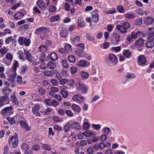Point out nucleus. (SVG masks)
Instances as JSON below:
<instances>
[{
  "mask_svg": "<svg viewBox=\"0 0 154 154\" xmlns=\"http://www.w3.org/2000/svg\"><path fill=\"white\" fill-rule=\"evenodd\" d=\"M125 17L127 19H132L135 17V16L134 13L129 12L125 14Z\"/></svg>",
  "mask_w": 154,
  "mask_h": 154,
  "instance_id": "obj_29",
  "label": "nucleus"
},
{
  "mask_svg": "<svg viewBox=\"0 0 154 154\" xmlns=\"http://www.w3.org/2000/svg\"><path fill=\"white\" fill-rule=\"evenodd\" d=\"M92 126L94 129L96 130H99L101 127V125L100 124H92Z\"/></svg>",
  "mask_w": 154,
  "mask_h": 154,
  "instance_id": "obj_53",
  "label": "nucleus"
},
{
  "mask_svg": "<svg viewBox=\"0 0 154 154\" xmlns=\"http://www.w3.org/2000/svg\"><path fill=\"white\" fill-rule=\"evenodd\" d=\"M19 138L17 134L15 133L14 135L9 138L8 143L10 146L13 148H16L18 144Z\"/></svg>",
  "mask_w": 154,
  "mask_h": 154,
  "instance_id": "obj_1",
  "label": "nucleus"
},
{
  "mask_svg": "<svg viewBox=\"0 0 154 154\" xmlns=\"http://www.w3.org/2000/svg\"><path fill=\"white\" fill-rule=\"evenodd\" d=\"M38 91L40 94L44 95L45 94L46 91L45 89L42 87H40L38 89Z\"/></svg>",
  "mask_w": 154,
  "mask_h": 154,
  "instance_id": "obj_47",
  "label": "nucleus"
},
{
  "mask_svg": "<svg viewBox=\"0 0 154 154\" xmlns=\"http://www.w3.org/2000/svg\"><path fill=\"white\" fill-rule=\"evenodd\" d=\"M78 25L80 27H83L85 26V23L83 17H79L78 19Z\"/></svg>",
  "mask_w": 154,
  "mask_h": 154,
  "instance_id": "obj_22",
  "label": "nucleus"
},
{
  "mask_svg": "<svg viewBox=\"0 0 154 154\" xmlns=\"http://www.w3.org/2000/svg\"><path fill=\"white\" fill-rule=\"evenodd\" d=\"M109 60L112 64L116 65L118 62L117 58L114 54L111 53L109 54L108 57Z\"/></svg>",
  "mask_w": 154,
  "mask_h": 154,
  "instance_id": "obj_7",
  "label": "nucleus"
},
{
  "mask_svg": "<svg viewBox=\"0 0 154 154\" xmlns=\"http://www.w3.org/2000/svg\"><path fill=\"white\" fill-rule=\"evenodd\" d=\"M87 65V62L85 60H80L79 62L78 65L80 66L85 67Z\"/></svg>",
  "mask_w": 154,
  "mask_h": 154,
  "instance_id": "obj_42",
  "label": "nucleus"
},
{
  "mask_svg": "<svg viewBox=\"0 0 154 154\" xmlns=\"http://www.w3.org/2000/svg\"><path fill=\"white\" fill-rule=\"evenodd\" d=\"M99 16L97 14H93L92 16V20L94 23H97L98 20Z\"/></svg>",
  "mask_w": 154,
  "mask_h": 154,
  "instance_id": "obj_44",
  "label": "nucleus"
},
{
  "mask_svg": "<svg viewBox=\"0 0 154 154\" xmlns=\"http://www.w3.org/2000/svg\"><path fill=\"white\" fill-rule=\"evenodd\" d=\"M86 36L87 39L90 41H93L94 39V38L90 34H87Z\"/></svg>",
  "mask_w": 154,
  "mask_h": 154,
  "instance_id": "obj_54",
  "label": "nucleus"
},
{
  "mask_svg": "<svg viewBox=\"0 0 154 154\" xmlns=\"http://www.w3.org/2000/svg\"><path fill=\"white\" fill-rule=\"evenodd\" d=\"M83 134H84V136L86 137H89L90 136L95 137V134L94 131L89 130L85 131L83 132Z\"/></svg>",
  "mask_w": 154,
  "mask_h": 154,
  "instance_id": "obj_18",
  "label": "nucleus"
},
{
  "mask_svg": "<svg viewBox=\"0 0 154 154\" xmlns=\"http://www.w3.org/2000/svg\"><path fill=\"white\" fill-rule=\"evenodd\" d=\"M135 24L136 25L140 26L142 23V20L141 18L137 19L135 21Z\"/></svg>",
  "mask_w": 154,
  "mask_h": 154,
  "instance_id": "obj_55",
  "label": "nucleus"
},
{
  "mask_svg": "<svg viewBox=\"0 0 154 154\" xmlns=\"http://www.w3.org/2000/svg\"><path fill=\"white\" fill-rule=\"evenodd\" d=\"M65 113L68 116L72 117L74 115L73 113L71 110H66Z\"/></svg>",
  "mask_w": 154,
  "mask_h": 154,
  "instance_id": "obj_50",
  "label": "nucleus"
},
{
  "mask_svg": "<svg viewBox=\"0 0 154 154\" xmlns=\"http://www.w3.org/2000/svg\"><path fill=\"white\" fill-rule=\"evenodd\" d=\"M18 42L20 45H24L26 46H29L31 43L29 39H26L24 36L20 37L18 39Z\"/></svg>",
  "mask_w": 154,
  "mask_h": 154,
  "instance_id": "obj_4",
  "label": "nucleus"
},
{
  "mask_svg": "<svg viewBox=\"0 0 154 154\" xmlns=\"http://www.w3.org/2000/svg\"><path fill=\"white\" fill-rule=\"evenodd\" d=\"M137 38H142L144 35V34L141 31H138L136 32Z\"/></svg>",
  "mask_w": 154,
  "mask_h": 154,
  "instance_id": "obj_60",
  "label": "nucleus"
},
{
  "mask_svg": "<svg viewBox=\"0 0 154 154\" xmlns=\"http://www.w3.org/2000/svg\"><path fill=\"white\" fill-rule=\"evenodd\" d=\"M76 88L77 90L81 91L83 94H85L87 92V87L80 82H76L75 84Z\"/></svg>",
  "mask_w": 154,
  "mask_h": 154,
  "instance_id": "obj_5",
  "label": "nucleus"
},
{
  "mask_svg": "<svg viewBox=\"0 0 154 154\" xmlns=\"http://www.w3.org/2000/svg\"><path fill=\"white\" fill-rule=\"evenodd\" d=\"M122 26L123 29H127L130 28V25L128 23L125 22L122 24Z\"/></svg>",
  "mask_w": 154,
  "mask_h": 154,
  "instance_id": "obj_43",
  "label": "nucleus"
},
{
  "mask_svg": "<svg viewBox=\"0 0 154 154\" xmlns=\"http://www.w3.org/2000/svg\"><path fill=\"white\" fill-rule=\"evenodd\" d=\"M6 57L10 61V63H8V64H7L8 66H9L10 64V63L11 62V61L13 59L12 56L10 53H8L6 55Z\"/></svg>",
  "mask_w": 154,
  "mask_h": 154,
  "instance_id": "obj_39",
  "label": "nucleus"
},
{
  "mask_svg": "<svg viewBox=\"0 0 154 154\" xmlns=\"http://www.w3.org/2000/svg\"><path fill=\"white\" fill-rule=\"evenodd\" d=\"M61 63L64 67L67 68L68 67V64L66 60L63 59L61 61Z\"/></svg>",
  "mask_w": 154,
  "mask_h": 154,
  "instance_id": "obj_45",
  "label": "nucleus"
},
{
  "mask_svg": "<svg viewBox=\"0 0 154 154\" xmlns=\"http://www.w3.org/2000/svg\"><path fill=\"white\" fill-rule=\"evenodd\" d=\"M68 61L72 63H74L75 61V56L72 55H69L68 57Z\"/></svg>",
  "mask_w": 154,
  "mask_h": 154,
  "instance_id": "obj_37",
  "label": "nucleus"
},
{
  "mask_svg": "<svg viewBox=\"0 0 154 154\" xmlns=\"http://www.w3.org/2000/svg\"><path fill=\"white\" fill-rule=\"evenodd\" d=\"M20 123L21 127L25 129L26 131H28L30 129V128L29 127L27 124L23 121H21L20 122Z\"/></svg>",
  "mask_w": 154,
  "mask_h": 154,
  "instance_id": "obj_15",
  "label": "nucleus"
},
{
  "mask_svg": "<svg viewBox=\"0 0 154 154\" xmlns=\"http://www.w3.org/2000/svg\"><path fill=\"white\" fill-rule=\"evenodd\" d=\"M7 94H5L3 96H2L0 97V107H1L3 106L5 104H4L2 103L5 100L9 101V99L8 96L6 95Z\"/></svg>",
  "mask_w": 154,
  "mask_h": 154,
  "instance_id": "obj_14",
  "label": "nucleus"
},
{
  "mask_svg": "<svg viewBox=\"0 0 154 154\" xmlns=\"http://www.w3.org/2000/svg\"><path fill=\"white\" fill-rule=\"evenodd\" d=\"M110 41L114 45H117L120 41V35L117 33H112L110 37Z\"/></svg>",
  "mask_w": 154,
  "mask_h": 154,
  "instance_id": "obj_2",
  "label": "nucleus"
},
{
  "mask_svg": "<svg viewBox=\"0 0 154 154\" xmlns=\"http://www.w3.org/2000/svg\"><path fill=\"white\" fill-rule=\"evenodd\" d=\"M60 93L64 98H66L68 95V92L63 90H61Z\"/></svg>",
  "mask_w": 154,
  "mask_h": 154,
  "instance_id": "obj_48",
  "label": "nucleus"
},
{
  "mask_svg": "<svg viewBox=\"0 0 154 154\" xmlns=\"http://www.w3.org/2000/svg\"><path fill=\"white\" fill-rule=\"evenodd\" d=\"M146 36H148V38L150 37H152L153 39L154 37V28L151 27L145 33Z\"/></svg>",
  "mask_w": 154,
  "mask_h": 154,
  "instance_id": "obj_9",
  "label": "nucleus"
},
{
  "mask_svg": "<svg viewBox=\"0 0 154 154\" xmlns=\"http://www.w3.org/2000/svg\"><path fill=\"white\" fill-rule=\"evenodd\" d=\"M38 6L40 8L44 10L45 8V3L42 0H39L37 1L36 2Z\"/></svg>",
  "mask_w": 154,
  "mask_h": 154,
  "instance_id": "obj_19",
  "label": "nucleus"
},
{
  "mask_svg": "<svg viewBox=\"0 0 154 154\" xmlns=\"http://www.w3.org/2000/svg\"><path fill=\"white\" fill-rule=\"evenodd\" d=\"M103 132L106 135H108L110 131V129L108 127L104 128H103Z\"/></svg>",
  "mask_w": 154,
  "mask_h": 154,
  "instance_id": "obj_51",
  "label": "nucleus"
},
{
  "mask_svg": "<svg viewBox=\"0 0 154 154\" xmlns=\"http://www.w3.org/2000/svg\"><path fill=\"white\" fill-rule=\"evenodd\" d=\"M24 14L22 12H18L14 14V19L15 20H17L20 19L24 16Z\"/></svg>",
  "mask_w": 154,
  "mask_h": 154,
  "instance_id": "obj_24",
  "label": "nucleus"
},
{
  "mask_svg": "<svg viewBox=\"0 0 154 154\" xmlns=\"http://www.w3.org/2000/svg\"><path fill=\"white\" fill-rule=\"evenodd\" d=\"M50 57L51 59L54 61H56L58 58L57 55L55 52L51 53L50 55Z\"/></svg>",
  "mask_w": 154,
  "mask_h": 154,
  "instance_id": "obj_30",
  "label": "nucleus"
},
{
  "mask_svg": "<svg viewBox=\"0 0 154 154\" xmlns=\"http://www.w3.org/2000/svg\"><path fill=\"white\" fill-rule=\"evenodd\" d=\"M94 150L93 147H89L88 148L87 150V152L89 154H92L94 152Z\"/></svg>",
  "mask_w": 154,
  "mask_h": 154,
  "instance_id": "obj_56",
  "label": "nucleus"
},
{
  "mask_svg": "<svg viewBox=\"0 0 154 154\" xmlns=\"http://www.w3.org/2000/svg\"><path fill=\"white\" fill-rule=\"evenodd\" d=\"M148 42L146 43V46L148 48H151L154 45L153 42H152L153 40L152 37H150L148 38Z\"/></svg>",
  "mask_w": 154,
  "mask_h": 154,
  "instance_id": "obj_21",
  "label": "nucleus"
},
{
  "mask_svg": "<svg viewBox=\"0 0 154 154\" xmlns=\"http://www.w3.org/2000/svg\"><path fill=\"white\" fill-rule=\"evenodd\" d=\"M72 108L73 110L78 113H79L81 110V108L79 106L75 104H72Z\"/></svg>",
  "mask_w": 154,
  "mask_h": 154,
  "instance_id": "obj_26",
  "label": "nucleus"
},
{
  "mask_svg": "<svg viewBox=\"0 0 154 154\" xmlns=\"http://www.w3.org/2000/svg\"><path fill=\"white\" fill-rule=\"evenodd\" d=\"M90 125L87 122H84L83 127L84 129L86 130L88 129L90 127Z\"/></svg>",
  "mask_w": 154,
  "mask_h": 154,
  "instance_id": "obj_61",
  "label": "nucleus"
},
{
  "mask_svg": "<svg viewBox=\"0 0 154 154\" xmlns=\"http://www.w3.org/2000/svg\"><path fill=\"white\" fill-rule=\"evenodd\" d=\"M18 62L15 60V63L13 64V69L14 70L15 73L9 75L8 78V80L11 82H13L16 76V71L17 67L18 66Z\"/></svg>",
  "mask_w": 154,
  "mask_h": 154,
  "instance_id": "obj_6",
  "label": "nucleus"
},
{
  "mask_svg": "<svg viewBox=\"0 0 154 154\" xmlns=\"http://www.w3.org/2000/svg\"><path fill=\"white\" fill-rule=\"evenodd\" d=\"M67 31L65 28H63L60 30V36L61 37L65 38L67 35Z\"/></svg>",
  "mask_w": 154,
  "mask_h": 154,
  "instance_id": "obj_25",
  "label": "nucleus"
},
{
  "mask_svg": "<svg viewBox=\"0 0 154 154\" xmlns=\"http://www.w3.org/2000/svg\"><path fill=\"white\" fill-rule=\"evenodd\" d=\"M146 62L145 57L143 55H140L138 58V64L141 66H144Z\"/></svg>",
  "mask_w": 154,
  "mask_h": 154,
  "instance_id": "obj_8",
  "label": "nucleus"
},
{
  "mask_svg": "<svg viewBox=\"0 0 154 154\" xmlns=\"http://www.w3.org/2000/svg\"><path fill=\"white\" fill-rule=\"evenodd\" d=\"M117 9L119 12L120 13H123L124 12V9L122 6H118L117 7Z\"/></svg>",
  "mask_w": 154,
  "mask_h": 154,
  "instance_id": "obj_58",
  "label": "nucleus"
},
{
  "mask_svg": "<svg viewBox=\"0 0 154 154\" xmlns=\"http://www.w3.org/2000/svg\"><path fill=\"white\" fill-rule=\"evenodd\" d=\"M17 54L19 55V58L21 60H22L23 61H25L26 59L23 57V52L21 51H19Z\"/></svg>",
  "mask_w": 154,
  "mask_h": 154,
  "instance_id": "obj_49",
  "label": "nucleus"
},
{
  "mask_svg": "<svg viewBox=\"0 0 154 154\" xmlns=\"http://www.w3.org/2000/svg\"><path fill=\"white\" fill-rule=\"evenodd\" d=\"M153 18L150 17L145 18L144 19V22L146 25L152 24L153 21Z\"/></svg>",
  "mask_w": 154,
  "mask_h": 154,
  "instance_id": "obj_20",
  "label": "nucleus"
},
{
  "mask_svg": "<svg viewBox=\"0 0 154 154\" xmlns=\"http://www.w3.org/2000/svg\"><path fill=\"white\" fill-rule=\"evenodd\" d=\"M60 16L59 14L52 16L51 17L50 20L52 22H54L58 21L60 19Z\"/></svg>",
  "mask_w": 154,
  "mask_h": 154,
  "instance_id": "obj_33",
  "label": "nucleus"
},
{
  "mask_svg": "<svg viewBox=\"0 0 154 154\" xmlns=\"http://www.w3.org/2000/svg\"><path fill=\"white\" fill-rule=\"evenodd\" d=\"M27 60L29 62H33L32 56L31 54L27 50H25L24 51Z\"/></svg>",
  "mask_w": 154,
  "mask_h": 154,
  "instance_id": "obj_17",
  "label": "nucleus"
},
{
  "mask_svg": "<svg viewBox=\"0 0 154 154\" xmlns=\"http://www.w3.org/2000/svg\"><path fill=\"white\" fill-rule=\"evenodd\" d=\"M137 13L138 14L141 16H143L144 14V12L141 8H139L137 10Z\"/></svg>",
  "mask_w": 154,
  "mask_h": 154,
  "instance_id": "obj_59",
  "label": "nucleus"
},
{
  "mask_svg": "<svg viewBox=\"0 0 154 154\" xmlns=\"http://www.w3.org/2000/svg\"><path fill=\"white\" fill-rule=\"evenodd\" d=\"M39 109V106L37 105H35L32 109L33 113L37 116H40V114L38 112Z\"/></svg>",
  "mask_w": 154,
  "mask_h": 154,
  "instance_id": "obj_11",
  "label": "nucleus"
},
{
  "mask_svg": "<svg viewBox=\"0 0 154 154\" xmlns=\"http://www.w3.org/2000/svg\"><path fill=\"white\" fill-rule=\"evenodd\" d=\"M39 59L42 62H44L45 60H47L46 57H45V53H42L41 54V56L39 58Z\"/></svg>",
  "mask_w": 154,
  "mask_h": 154,
  "instance_id": "obj_46",
  "label": "nucleus"
},
{
  "mask_svg": "<svg viewBox=\"0 0 154 154\" xmlns=\"http://www.w3.org/2000/svg\"><path fill=\"white\" fill-rule=\"evenodd\" d=\"M80 40V38L79 36H76L71 40V43L75 45L76 43L79 42Z\"/></svg>",
  "mask_w": 154,
  "mask_h": 154,
  "instance_id": "obj_32",
  "label": "nucleus"
},
{
  "mask_svg": "<svg viewBox=\"0 0 154 154\" xmlns=\"http://www.w3.org/2000/svg\"><path fill=\"white\" fill-rule=\"evenodd\" d=\"M107 139L106 135V134H103L100 137H99V140L101 141H105Z\"/></svg>",
  "mask_w": 154,
  "mask_h": 154,
  "instance_id": "obj_57",
  "label": "nucleus"
},
{
  "mask_svg": "<svg viewBox=\"0 0 154 154\" xmlns=\"http://www.w3.org/2000/svg\"><path fill=\"white\" fill-rule=\"evenodd\" d=\"M13 108V107L11 106L5 107L2 110L1 113L2 115H5L8 113L10 112L11 111H12Z\"/></svg>",
  "mask_w": 154,
  "mask_h": 154,
  "instance_id": "obj_16",
  "label": "nucleus"
},
{
  "mask_svg": "<svg viewBox=\"0 0 154 154\" xmlns=\"http://www.w3.org/2000/svg\"><path fill=\"white\" fill-rule=\"evenodd\" d=\"M2 93L5 94H7L6 95L8 96L9 94L12 92L11 90L8 87H5L2 90Z\"/></svg>",
  "mask_w": 154,
  "mask_h": 154,
  "instance_id": "obj_27",
  "label": "nucleus"
},
{
  "mask_svg": "<svg viewBox=\"0 0 154 154\" xmlns=\"http://www.w3.org/2000/svg\"><path fill=\"white\" fill-rule=\"evenodd\" d=\"M77 46V49L75 51V53L78 54L79 57H83L85 54L84 52V45L83 44H79L76 45Z\"/></svg>",
  "mask_w": 154,
  "mask_h": 154,
  "instance_id": "obj_3",
  "label": "nucleus"
},
{
  "mask_svg": "<svg viewBox=\"0 0 154 154\" xmlns=\"http://www.w3.org/2000/svg\"><path fill=\"white\" fill-rule=\"evenodd\" d=\"M47 29V28L42 26L41 27L38 28L35 31V33L38 35L40 33L45 32Z\"/></svg>",
  "mask_w": 154,
  "mask_h": 154,
  "instance_id": "obj_23",
  "label": "nucleus"
},
{
  "mask_svg": "<svg viewBox=\"0 0 154 154\" xmlns=\"http://www.w3.org/2000/svg\"><path fill=\"white\" fill-rule=\"evenodd\" d=\"M54 128L56 130L59 131L62 130V128L61 126L58 125H55L54 126Z\"/></svg>",
  "mask_w": 154,
  "mask_h": 154,
  "instance_id": "obj_64",
  "label": "nucleus"
},
{
  "mask_svg": "<svg viewBox=\"0 0 154 154\" xmlns=\"http://www.w3.org/2000/svg\"><path fill=\"white\" fill-rule=\"evenodd\" d=\"M143 43L144 40L140 38L136 41L134 43V45L137 48H140L143 46Z\"/></svg>",
  "mask_w": 154,
  "mask_h": 154,
  "instance_id": "obj_12",
  "label": "nucleus"
},
{
  "mask_svg": "<svg viewBox=\"0 0 154 154\" xmlns=\"http://www.w3.org/2000/svg\"><path fill=\"white\" fill-rule=\"evenodd\" d=\"M81 75L84 79H87L89 77V74L85 71H82L81 72Z\"/></svg>",
  "mask_w": 154,
  "mask_h": 154,
  "instance_id": "obj_41",
  "label": "nucleus"
},
{
  "mask_svg": "<svg viewBox=\"0 0 154 154\" xmlns=\"http://www.w3.org/2000/svg\"><path fill=\"white\" fill-rule=\"evenodd\" d=\"M42 147L45 149L50 151L52 149V148L50 145L44 143H42Z\"/></svg>",
  "mask_w": 154,
  "mask_h": 154,
  "instance_id": "obj_36",
  "label": "nucleus"
},
{
  "mask_svg": "<svg viewBox=\"0 0 154 154\" xmlns=\"http://www.w3.org/2000/svg\"><path fill=\"white\" fill-rule=\"evenodd\" d=\"M123 54L125 57L128 58L131 55V53L129 50H125L123 52Z\"/></svg>",
  "mask_w": 154,
  "mask_h": 154,
  "instance_id": "obj_38",
  "label": "nucleus"
},
{
  "mask_svg": "<svg viewBox=\"0 0 154 154\" xmlns=\"http://www.w3.org/2000/svg\"><path fill=\"white\" fill-rule=\"evenodd\" d=\"M70 127L71 129H74L75 130H80L81 126L79 124L76 122H73L70 124Z\"/></svg>",
  "mask_w": 154,
  "mask_h": 154,
  "instance_id": "obj_10",
  "label": "nucleus"
},
{
  "mask_svg": "<svg viewBox=\"0 0 154 154\" xmlns=\"http://www.w3.org/2000/svg\"><path fill=\"white\" fill-rule=\"evenodd\" d=\"M21 148L23 150H28L29 149L28 145L25 143H22Z\"/></svg>",
  "mask_w": 154,
  "mask_h": 154,
  "instance_id": "obj_40",
  "label": "nucleus"
},
{
  "mask_svg": "<svg viewBox=\"0 0 154 154\" xmlns=\"http://www.w3.org/2000/svg\"><path fill=\"white\" fill-rule=\"evenodd\" d=\"M12 41V43H13V41H14V39H13V37L12 36H10L6 38L5 40V42L6 44H8L10 41Z\"/></svg>",
  "mask_w": 154,
  "mask_h": 154,
  "instance_id": "obj_52",
  "label": "nucleus"
},
{
  "mask_svg": "<svg viewBox=\"0 0 154 154\" xmlns=\"http://www.w3.org/2000/svg\"><path fill=\"white\" fill-rule=\"evenodd\" d=\"M72 48L71 46L69 44H67L65 46V51L66 52L69 53L71 52L72 51Z\"/></svg>",
  "mask_w": 154,
  "mask_h": 154,
  "instance_id": "obj_35",
  "label": "nucleus"
},
{
  "mask_svg": "<svg viewBox=\"0 0 154 154\" xmlns=\"http://www.w3.org/2000/svg\"><path fill=\"white\" fill-rule=\"evenodd\" d=\"M49 10L51 12H54L56 11V7L54 6H50L49 7Z\"/></svg>",
  "mask_w": 154,
  "mask_h": 154,
  "instance_id": "obj_62",
  "label": "nucleus"
},
{
  "mask_svg": "<svg viewBox=\"0 0 154 154\" xmlns=\"http://www.w3.org/2000/svg\"><path fill=\"white\" fill-rule=\"evenodd\" d=\"M47 66L50 69H54L56 66V63L53 61L49 62L47 64Z\"/></svg>",
  "mask_w": 154,
  "mask_h": 154,
  "instance_id": "obj_28",
  "label": "nucleus"
},
{
  "mask_svg": "<svg viewBox=\"0 0 154 154\" xmlns=\"http://www.w3.org/2000/svg\"><path fill=\"white\" fill-rule=\"evenodd\" d=\"M136 76L133 73H128L127 75L126 76L125 78L127 80L128 79H134L136 78Z\"/></svg>",
  "mask_w": 154,
  "mask_h": 154,
  "instance_id": "obj_34",
  "label": "nucleus"
},
{
  "mask_svg": "<svg viewBox=\"0 0 154 154\" xmlns=\"http://www.w3.org/2000/svg\"><path fill=\"white\" fill-rule=\"evenodd\" d=\"M70 69L71 73L72 74H74L77 71V68L74 66H72Z\"/></svg>",
  "mask_w": 154,
  "mask_h": 154,
  "instance_id": "obj_63",
  "label": "nucleus"
},
{
  "mask_svg": "<svg viewBox=\"0 0 154 154\" xmlns=\"http://www.w3.org/2000/svg\"><path fill=\"white\" fill-rule=\"evenodd\" d=\"M83 97L79 94H76L73 95L72 99L74 101H78L80 102H82L84 100Z\"/></svg>",
  "mask_w": 154,
  "mask_h": 154,
  "instance_id": "obj_13",
  "label": "nucleus"
},
{
  "mask_svg": "<svg viewBox=\"0 0 154 154\" xmlns=\"http://www.w3.org/2000/svg\"><path fill=\"white\" fill-rule=\"evenodd\" d=\"M71 128L70 124V125L69 122H67L64 125L63 128L65 133H67L69 131Z\"/></svg>",
  "mask_w": 154,
  "mask_h": 154,
  "instance_id": "obj_31",
  "label": "nucleus"
}]
</instances>
